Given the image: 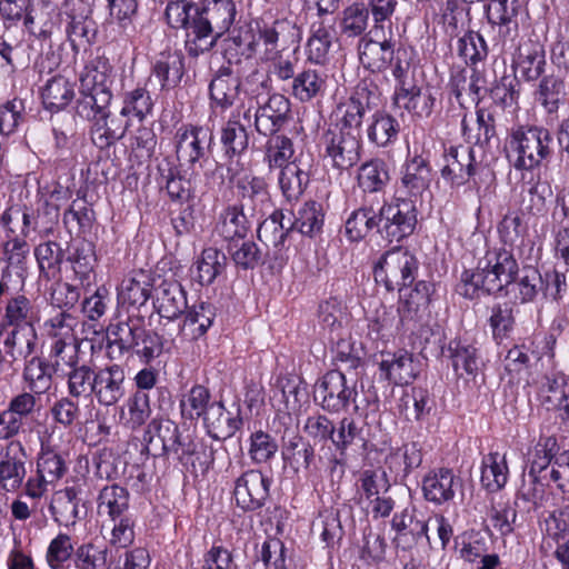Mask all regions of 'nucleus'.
<instances>
[{"instance_id":"obj_19","label":"nucleus","mask_w":569,"mask_h":569,"mask_svg":"<svg viewBox=\"0 0 569 569\" xmlns=\"http://www.w3.org/2000/svg\"><path fill=\"white\" fill-rule=\"evenodd\" d=\"M127 376L122 366L113 363L100 368L96 373L94 397L99 405H117L127 393Z\"/></svg>"},{"instance_id":"obj_39","label":"nucleus","mask_w":569,"mask_h":569,"mask_svg":"<svg viewBox=\"0 0 569 569\" xmlns=\"http://www.w3.org/2000/svg\"><path fill=\"white\" fill-rule=\"evenodd\" d=\"M485 13L489 23L500 27V33L510 36L517 33V16L520 9L519 0H485Z\"/></svg>"},{"instance_id":"obj_13","label":"nucleus","mask_w":569,"mask_h":569,"mask_svg":"<svg viewBox=\"0 0 569 569\" xmlns=\"http://www.w3.org/2000/svg\"><path fill=\"white\" fill-rule=\"evenodd\" d=\"M443 162L440 173L451 187L465 186L477 172L472 147L450 146L445 149Z\"/></svg>"},{"instance_id":"obj_56","label":"nucleus","mask_w":569,"mask_h":569,"mask_svg":"<svg viewBox=\"0 0 569 569\" xmlns=\"http://www.w3.org/2000/svg\"><path fill=\"white\" fill-rule=\"evenodd\" d=\"M41 97L46 109L62 110L74 97L73 84L62 76L52 77L42 89Z\"/></svg>"},{"instance_id":"obj_35","label":"nucleus","mask_w":569,"mask_h":569,"mask_svg":"<svg viewBox=\"0 0 569 569\" xmlns=\"http://www.w3.org/2000/svg\"><path fill=\"white\" fill-rule=\"evenodd\" d=\"M259 43L263 44V52L261 60L274 56L281 49L280 43H287L293 41L298 37V30L293 23L288 20H276L271 24H264L258 27L257 33H254Z\"/></svg>"},{"instance_id":"obj_45","label":"nucleus","mask_w":569,"mask_h":569,"mask_svg":"<svg viewBox=\"0 0 569 569\" xmlns=\"http://www.w3.org/2000/svg\"><path fill=\"white\" fill-rule=\"evenodd\" d=\"M53 371H57V369L52 368L46 359L36 356L30 359L27 358L22 371V379L27 385V391L33 392L39 397L47 393L52 385Z\"/></svg>"},{"instance_id":"obj_26","label":"nucleus","mask_w":569,"mask_h":569,"mask_svg":"<svg viewBox=\"0 0 569 569\" xmlns=\"http://www.w3.org/2000/svg\"><path fill=\"white\" fill-rule=\"evenodd\" d=\"M381 377L395 385H408L418 376V365L407 350L382 355L379 363Z\"/></svg>"},{"instance_id":"obj_53","label":"nucleus","mask_w":569,"mask_h":569,"mask_svg":"<svg viewBox=\"0 0 569 569\" xmlns=\"http://www.w3.org/2000/svg\"><path fill=\"white\" fill-rule=\"evenodd\" d=\"M91 9L88 7L80 16L69 14L70 22L67 27L68 40L71 48L78 52L87 49L97 34L94 21L89 17Z\"/></svg>"},{"instance_id":"obj_31","label":"nucleus","mask_w":569,"mask_h":569,"mask_svg":"<svg viewBox=\"0 0 569 569\" xmlns=\"http://www.w3.org/2000/svg\"><path fill=\"white\" fill-rule=\"evenodd\" d=\"M183 316V321L179 328L180 335L189 340H198L212 326L216 318V308L209 302L201 301L188 307Z\"/></svg>"},{"instance_id":"obj_46","label":"nucleus","mask_w":569,"mask_h":569,"mask_svg":"<svg viewBox=\"0 0 569 569\" xmlns=\"http://www.w3.org/2000/svg\"><path fill=\"white\" fill-rule=\"evenodd\" d=\"M227 257L216 248H206L191 268L192 279L201 286L211 284L224 271Z\"/></svg>"},{"instance_id":"obj_55","label":"nucleus","mask_w":569,"mask_h":569,"mask_svg":"<svg viewBox=\"0 0 569 569\" xmlns=\"http://www.w3.org/2000/svg\"><path fill=\"white\" fill-rule=\"evenodd\" d=\"M238 188L242 199L250 202L254 211L264 214L271 208V196L264 178L247 176L238 182Z\"/></svg>"},{"instance_id":"obj_11","label":"nucleus","mask_w":569,"mask_h":569,"mask_svg":"<svg viewBox=\"0 0 569 569\" xmlns=\"http://www.w3.org/2000/svg\"><path fill=\"white\" fill-rule=\"evenodd\" d=\"M272 480L258 469H249L234 481L233 498L243 511L261 509L270 497Z\"/></svg>"},{"instance_id":"obj_2","label":"nucleus","mask_w":569,"mask_h":569,"mask_svg":"<svg viewBox=\"0 0 569 569\" xmlns=\"http://www.w3.org/2000/svg\"><path fill=\"white\" fill-rule=\"evenodd\" d=\"M107 349L111 359L136 355L144 365H150L163 352L164 338L157 331L147 329L144 317L129 315L107 329Z\"/></svg>"},{"instance_id":"obj_25","label":"nucleus","mask_w":569,"mask_h":569,"mask_svg":"<svg viewBox=\"0 0 569 569\" xmlns=\"http://www.w3.org/2000/svg\"><path fill=\"white\" fill-rule=\"evenodd\" d=\"M202 421L208 435L216 440L232 437L242 425L239 410L236 413L228 411L220 401L211 403L202 417Z\"/></svg>"},{"instance_id":"obj_18","label":"nucleus","mask_w":569,"mask_h":569,"mask_svg":"<svg viewBox=\"0 0 569 569\" xmlns=\"http://www.w3.org/2000/svg\"><path fill=\"white\" fill-rule=\"evenodd\" d=\"M507 288L495 270L486 268V259L479 260L475 270H465L457 291L468 299L479 298L481 295H492Z\"/></svg>"},{"instance_id":"obj_48","label":"nucleus","mask_w":569,"mask_h":569,"mask_svg":"<svg viewBox=\"0 0 569 569\" xmlns=\"http://www.w3.org/2000/svg\"><path fill=\"white\" fill-rule=\"evenodd\" d=\"M399 131V121L390 113L378 110L368 124L367 137L371 143L385 148L397 140Z\"/></svg>"},{"instance_id":"obj_41","label":"nucleus","mask_w":569,"mask_h":569,"mask_svg":"<svg viewBox=\"0 0 569 569\" xmlns=\"http://www.w3.org/2000/svg\"><path fill=\"white\" fill-rule=\"evenodd\" d=\"M130 493L127 488L112 483L104 486L97 499L98 515L111 521L128 516Z\"/></svg>"},{"instance_id":"obj_3","label":"nucleus","mask_w":569,"mask_h":569,"mask_svg":"<svg viewBox=\"0 0 569 569\" xmlns=\"http://www.w3.org/2000/svg\"><path fill=\"white\" fill-rule=\"evenodd\" d=\"M506 151L516 170L531 171L552 157L553 134L541 126H519L511 130Z\"/></svg>"},{"instance_id":"obj_37","label":"nucleus","mask_w":569,"mask_h":569,"mask_svg":"<svg viewBox=\"0 0 569 569\" xmlns=\"http://www.w3.org/2000/svg\"><path fill=\"white\" fill-rule=\"evenodd\" d=\"M435 292V284L429 281H418L415 287L405 295L399 308L401 321H418L428 312L431 297Z\"/></svg>"},{"instance_id":"obj_36","label":"nucleus","mask_w":569,"mask_h":569,"mask_svg":"<svg viewBox=\"0 0 569 569\" xmlns=\"http://www.w3.org/2000/svg\"><path fill=\"white\" fill-rule=\"evenodd\" d=\"M249 231V222L241 207L229 206L219 216L214 234L228 244L243 240Z\"/></svg>"},{"instance_id":"obj_29","label":"nucleus","mask_w":569,"mask_h":569,"mask_svg":"<svg viewBox=\"0 0 569 569\" xmlns=\"http://www.w3.org/2000/svg\"><path fill=\"white\" fill-rule=\"evenodd\" d=\"M535 98L548 117L557 119L560 107L567 101L565 77L556 73L543 76L539 81Z\"/></svg>"},{"instance_id":"obj_32","label":"nucleus","mask_w":569,"mask_h":569,"mask_svg":"<svg viewBox=\"0 0 569 569\" xmlns=\"http://www.w3.org/2000/svg\"><path fill=\"white\" fill-rule=\"evenodd\" d=\"M68 368L69 370L64 373L68 395L76 399L94 395L97 371L87 363H80L79 356L74 353L68 357Z\"/></svg>"},{"instance_id":"obj_30","label":"nucleus","mask_w":569,"mask_h":569,"mask_svg":"<svg viewBox=\"0 0 569 569\" xmlns=\"http://www.w3.org/2000/svg\"><path fill=\"white\" fill-rule=\"evenodd\" d=\"M179 430L178 425L170 419H152L143 432V450L154 457L164 456Z\"/></svg>"},{"instance_id":"obj_40","label":"nucleus","mask_w":569,"mask_h":569,"mask_svg":"<svg viewBox=\"0 0 569 569\" xmlns=\"http://www.w3.org/2000/svg\"><path fill=\"white\" fill-rule=\"evenodd\" d=\"M336 19L316 20L311 23V36L307 43V52L310 61L325 63L328 58L332 40L336 34Z\"/></svg>"},{"instance_id":"obj_9","label":"nucleus","mask_w":569,"mask_h":569,"mask_svg":"<svg viewBox=\"0 0 569 569\" xmlns=\"http://www.w3.org/2000/svg\"><path fill=\"white\" fill-rule=\"evenodd\" d=\"M325 158L340 172L352 168L360 160L361 134L329 129L322 138Z\"/></svg>"},{"instance_id":"obj_33","label":"nucleus","mask_w":569,"mask_h":569,"mask_svg":"<svg viewBox=\"0 0 569 569\" xmlns=\"http://www.w3.org/2000/svg\"><path fill=\"white\" fill-rule=\"evenodd\" d=\"M79 80V90L112 93L111 87L114 81L113 68L108 59L96 58L86 64Z\"/></svg>"},{"instance_id":"obj_4","label":"nucleus","mask_w":569,"mask_h":569,"mask_svg":"<svg viewBox=\"0 0 569 569\" xmlns=\"http://www.w3.org/2000/svg\"><path fill=\"white\" fill-rule=\"evenodd\" d=\"M419 270L417 257L407 248L396 247L386 251L373 268L375 280L387 291H395L411 284Z\"/></svg>"},{"instance_id":"obj_60","label":"nucleus","mask_w":569,"mask_h":569,"mask_svg":"<svg viewBox=\"0 0 569 569\" xmlns=\"http://www.w3.org/2000/svg\"><path fill=\"white\" fill-rule=\"evenodd\" d=\"M151 296V286L143 273L126 277L119 287L118 299L122 305L142 307Z\"/></svg>"},{"instance_id":"obj_23","label":"nucleus","mask_w":569,"mask_h":569,"mask_svg":"<svg viewBox=\"0 0 569 569\" xmlns=\"http://www.w3.org/2000/svg\"><path fill=\"white\" fill-rule=\"evenodd\" d=\"M241 89V79L233 74L230 66H222L210 81L209 96L213 106L224 111L239 100Z\"/></svg>"},{"instance_id":"obj_52","label":"nucleus","mask_w":569,"mask_h":569,"mask_svg":"<svg viewBox=\"0 0 569 569\" xmlns=\"http://www.w3.org/2000/svg\"><path fill=\"white\" fill-rule=\"evenodd\" d=\"M40 276L47 280L56 279L60 276L61 264L66 258L64 250L56 241H44L34 248Z\"/></svg>"},{"instance_id":"obj_27","label":"nucleus","mask_w":569,"mask_h":569,"mask_svg":"<svg viewBox=\"0 0 569 569\" xmlns=\"http://www.w3.org/2000/svg\"><path fill=\"white\" fill-rule=\"evenodd\" d=\"M422 463V453L417 443H405L391 450L385 458L387 472L393 482H403Z\"/></svg>"},{"instance_id":"obj_38","label":"nucleus","mask_w":569,"mask_h":569,"mask_svg":"<svg viewBox=\"0 0 569 569\" xmlns=\"http://www.w3.org/2000/svg\"><path fill=\"white\" fill-rule=\"evenodd\" d=\"M379 206L372 200L361 199L360 207L346 221V234L351 241H359L375 228L379 229Z\"/></svg>"},{"instance_id":"obj_24","label":"nucleus","mask_w":569,"mask_h":569,"mask_svg":"<svg viewBox=\"0 0 569 569\" xmlns=\"http://www.w3.org/2000/svg\"><path fill=\"white\" fill-rule=\"evenodd\" d=\"M153 307L161 318L173 321L188 308L187 292L177 281H163L157 288Z\"/></svg>"},{"instance_id":"obj_44","label":"nucleus","mask_w":569,"mask_h":569,"mask_svg":"<svg viewBox=\"0 0 569 569\" xmlns=\"http://www.w3.org/2000/svg\"><path fill=\"white\" fill-rule=\"evenodd\" d=\"M183 73V57L177 51L160 53L152 67V74L160 82L161 90H170L178 87Z\"/></svg>"},{"instance_id":"obj_50","label":"nucleus","mask_w":569,"mask_h":569,"mask_svg":"<svg viewBox=\"0 0 569 569\" xmlns=\"http://www.w3.org/2000/svg\"><path fill=\"white\" fill-rule=\"evenodd\" d=\"M448 351L458 377L476 378L479 372V357L471 343L456 339L450 341Z\"/></svg>"},{"instance_id":"obj_58","label":"nucleus","mask_w":569,"mask_h":569,"mask_svg":"<svg viewBox=\"0 0 569 569\" xmlns=\"http://www.w3.org/2000/svg\"><path fill=\"white\" fill-rule=\"evenodd\" d=\"M508 466L506 457L499 452H491L482 460L481 483L491 491L496 492L505 487L508 480Z\"/></svg>"},{"instance_id":"obj_5","label":"nucleus","mask_w":569,"mask_h":569,"mask_svg":"<svg viewBox=\"0 0 569 569\" xmlns=\"http://www.w3.org/2000/svg\"><path fill=\"white\" fill-rule=\"evenodd\" d=\"M379 232L390 242H400L411 236L418 223L416 200L395 196L390 202L382 200L378 207Z\"/></svg>"},{"instance_id":"obj_7","label":"nucleus","mask_w":569,"mask_h":569,"mask_svg":"<svg viewBox=\"0 0 569 569\" xmlns=\"http://www.w3.org/2000/svg\"><path fill=\"white\" fill-rule=\"evenodd\" d=\"M6 323L11 328L24 329V346L19 350L23 359L31 357L37 347L36 323L40 321V315L34 303L24 295H16L9 298L4 306Z\"/></svg>"},{"instance_id":"obj_54","label":"nucleus","mask_w":569,"mask_h":569,"mask_svg":"<svg viewBox=\"0 0 569 569\" xmlns=\"http://www.w3.org/2000/svg\"><path fill=\"white\" fill-rule=\"evenodd\" d=\"M518 66L525 80L535 81L542 78L546 67L543 46L531 41L520 46Z\"/></svg>"},{"instance_id":"obj_6","label":"nucleus","mask_w":569,"mask_h":569,"mask_svg":"<svg viewBox=\"0 0 569 569\" xmlns=\"http://www.w3.org/2000/svg\"><path fill=\"white\" fill-rule=\"evenodd\" d=\"M357 390L348 383L342 369L328 371L315 386L313 398L320 407L331 413L346 411L356 401Z\"/></svg>"},{"instance_id":"obj_42","label":"nucleus","mask_w":569,"mask_h":569,"mask_svg":"<svg viewBox=\"0 0 569 569\" xmlns=\"http://www.w3.org/2000/svg\"><path fill=\"white\" fill-rule=\"evenodd\" d=\"M327 76L321 69L305 68L296 74L291 83L292 96L301 102H308L325 93Z\"/></svg>"},{"instance_id":"obj_1","label":"nucleus","mask_w":569,"mask_h":569,"mask_svg":"<svg viewBox=\"0 0 569 569\" xmlns=\"http://www.w3.org/2000/svg\"><path fill=\"white\" fill-rule=\"evenodd\" d=\"M237 13L233 0H200L199 6L189 0H174L164 11L171 28L186 30V50L191 57L209 51L230 30Z\"/></svg>"},{"instance_id":"obj_17","label":"nucleus","mask_w":569,"mask_h":569,"mask_svg":"<svg viewBox=\"0 0 569 569\" xmlns=\"http://www.w3.org/2000/svg\"><path fill=\"white\" fill-rule=\"evenodd\" d=\"M372 93L367 88H357L353 94L337 108L338 122L335 128L361 134L363 119L373 109Z\"/></svg>"},{"instance_id":"obj_51","label":"nucleus","mask_w":569,"mask_h":569,"mask_svg":"<svg viewBox=\"0 0 569 569\" xmlns=\"http://www.w3.org/2000/svg\"><path fill=\"white\" fill-rule=\"evenodd\" d=\"M291 232L290 218H288V226H284V213L278 209L259 224L257 237L266 246L281 250Z\"/></svg>"},{"instance_id":"obj_47","label":"nucleus","mask_w":569,"mask_h":569,"mask_svg":"<svg viewBox=\"0 0 569 569\" xmlns=\"http://www.w3.org/2000/svg\"><path fill=\"white\" fill-rule=\"evenodd\" d=\"M325 211L321 203L310 200L298 210L295 219L290 218V228L301 234L315 238L322 232Z\"/></svg>"},{"instance_id":"obj_59","label":"nucleus","mask_w":569,"mask_h":569,"mask_svg":"<svg viewBox=\"0 0 569 569\" xmlns=\"http://www.w3.org/2000/svg\"><path fill=\"white\" fill-rule=\"evenodd\" d=\"M282 458L296 471L309 470L316 459L313 446L301 436L295 435L282 447Z\"/></svg>"},{"instance_id":"obj_34","label":"nucleus","mask_w":569,"mask_h":569,"mask_svg":"<svg viewBox=\"0 0 569 569\" xmlns=\"http://www.w3.org/2000/svg\"><path fill=\"white\" fill-rule=\"evenodd\" d=\"M129 116H122L121 111L112 116L110 110L96 124L91 126V140L99 149H106L122 139L130 127Z\"/></svg>"},{"instance_id":"obj_16","label":"nucleus","mask_w":569,"mask_h":569,"mask_svg":"<svg viewBox=\"0 0 569 569\" xmlns=\"http://www.w3.org/2000/svg\"><path fill=\"white\" fill-rule=\"evenodd\" d=\"M356 180L362 193L361 199L381 204L390 181L389 167L383 159L372 158L358 168Z\"/></svg>"},{"instance_id":"obj_15","label":"nucleus","mask_w":569,"mask_h":569,"mask_svg":"<svg viewBox=\"0 0 569 569\" xmlns=\"http://www.w3.org/2000/svg\"><path fill=\"white\" fill-rule=\"evenodd\" d=\"M389 37L386 30L383 33L370 38L363 37L358 44L359 60L361 64L371 72H383L389 69L396 41L392 28L389 27Z\"/></svg>"},{"instance_id":"obj_20","label":"nucleus","mask_w":569,"mask_h":569,"mask_svg":"<svg viewBox=\"0 0 569 569\" xmlns=\"http://www.w3.org/2000/svg\"><path fill=\"white\" fill-rule=\"evenodd\" d=\"M461 488L462 480L449 468L430 470L422 479L425 499L436 505L451 501Z\"/></svg>"},{"instance_id":"obj_10","label":"nucleus","mask_w":569,"mask_h":569,"mask_svg":"<svg viewBox=\"0 0 569 569\" xmlns=\"http://www.w3.org/2000/svg\"><path fill=\"white\" fill-rule=\"evenodd\" d=\"M174 141L177 159L192 168L208 158L213 133L207 127L182 124L176 132Z\"/></svg>"},{"instance_id":"obj_61","label":"nucleus","mask_w":569,"mask_h":569,"mask_svg":"<svg viewBox=\"0 0 569 569\" xmlns=\"http://www.w3.org/2000/svg\"><path fill=\"white\" fill-rule=\"evenodd\" d=\"M258 46L259 39L250 31L230 38L224 49L228 66L231 67L233 63L241 64L243 60L253 64V57L258 51Z\"/></svg>"},{"instance_id":"obj_49","label":"nucleus","mask_w":569,"mask_h":569,"mask_svg":"<svg viewBox=\"0 0 569 569\" xmlns=\"http://www.w3.org/2000/svg\"><path fill=\"white\" fill-rule=\"evenodd\" d=\"M79 98L76 101V114L82 120L89 121L91 126L102 120L103 116L110 110L112 93H99L79 90Z\"/></svg>"},{"instance_id":"obj_57","label":"nucleus","mask_w":569,"mask_h":569,"mask_svg":"<svg viewBox=\"0 0 569 569\" xmlns=\"http://www.w3.org/2000/svg\"><path fill=\"white\" fill-rule=\"evenodd\" d=\"M476 126L479 127V132H475V129L468 126L467 116L462 118L461 129L466 141L481 148L489 146L491 139L496 137L493 114L486 109H477Z\"/></svg>"},{"instance_id":"obj_8","label":"nucleus","mask_w":569,"mask_h":569,"mask_svg":"<svg viewBox=\"0 0 569 569\" xmlns=\"http://www.w3.org/2000/svg\"><path fill=\"white\" fill-rule=\"evenodd\" d=\"M432 168L428 154L417 149L408 151L401 166L397 192L402 197L417 200L429 190L432 181Z\"/></svg>"},{"instance_id":"obj_21","label":"nucleus","mask_w":569,"mask_h":569,"mask_svg":"<svg viewBox=\"0 0 569 569\" xmlns=\"http://www.w3.org/2000/svg\"><path fill=\"white\" fill-rule=\"evenodd\" d=\"M539 396L547 410L558 411L561 419H569V377L555 371L545 375L539 385Z\"/></svg>"},{"instance_id":"obj_64","label":"nucleus","mask_w":569,"mask_h":569,"mask_svg":"<svg viewBox=\"0 0 569 569\" xmlns=\"http://www.w3.org/2000/svg\"><path fill=\"white\" fill-rule=\"evenodd\" d=\"M268 66V78L274 77L280 81L293 80L299 64L296 49L281 48V50L263 60Z\"/></svg>"},{"instance_id":"obj_63","label":"nucleus","mask_w":569,"mask_h":569,"mask_svg":"<svg viewBox=\"0 0 569 569\" xmlns=\"http://www.w3.org/2000/svg\"><path fill=\"white\" fill-rule=\"evenodd\" d=\"M264 148V161L270 170L282 169L290 164V159L295 154L293 143L284 134L269 136Z\"/></svg>"},{"instance_id":"obj_22","label":"nucleus","mask_w":569,"mask_h":569,"mask_svg":"<svg viewBox=\"0 0 569 569\" xmlns=\"http://www.w3.org/2000/svg\"><path fill=\"white\" fill-rule=\"evenodd\" d=\"M27 451L20 441H10L0 461V486L8 492L20 488L26 477Z\"/></svg>"},{"instance_id":"obj_12","label":"nucleus","mask_w":569,"mask_h":569,"mask_svg":"<svg viewBox=\"0 0 569 569\" xmlns=\"http://www.w3.org/2000/svg\"><path fill=\"white\" fill-rule=\"evenodd\" d=\"M257 106L249 103L254 128L262 136L277 133L289 120L290 101L283 94L274 93L262 104L259 100Z\"/></svg>"},{"instance_id":"obj_14","label":"nucleus","mask_w":569,"mask_h":569,"mask_svg":"<svg viewBox=\"0 0 569 569\" xmlns=\"http://www.w3.org/2000/svg\"><path fill=\"white\" fill-rule=\"evenodd\" d=\"M251 106L241 103L230 114L221 129V143L229 158L242 154L249 147L247 124L252 122Z\"/></svg>"},{"instance_id":"obj_28","label":"nucleus","mask_w":569,"mask_h":569,"mask_svg":"<svg viewBox=\"0 0 569 569\" xmlns=\"http://www.w3.org/2000/svg\"><path fill=\"white\" fill-rule=\"evenodd\" d=\"M310 164L296 158L290 164L280 169L278 183L286 201L297 202L310 181Z\"/></svg>"},{"instance_id":"obj_43","label":"nucleus","mask_w":569,"mask_h":569,"mask_svg":"<svg viewBox=\"0 0 569 569\" xmlns=\"http://www.w3.org/2000/svg\"><path fill=\"white\" fill-rule=\"evenodd\" d=\"M397 97L403 101V108L419 118L429 117L436 104V97L430 87H419L415 83L398 89Z\"/></svg>"},{"instance_id":"obj_62","label":"nucleus","mask_w":569,"mask_h":569,"mask_svg":"<svg viewBox=\"0 0 569 569\" xmlns=\"http://www.w3.org/2000/svg\"><path fill=\"white\" fill-rule=\"evenodd\" d=\"M366 443L363 426L353 418L343 417L336 425L332 445L340 456H346L347 450L353 445L365 446Z\"/></svg>"}]
</instances>
